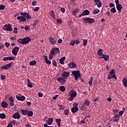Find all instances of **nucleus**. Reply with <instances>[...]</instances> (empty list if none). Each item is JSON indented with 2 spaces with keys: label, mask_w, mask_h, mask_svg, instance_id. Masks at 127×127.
<instances>
[{
  "label": "nucleus",
  "mask_w": 127,
  "mask_h": 127,
  "mask_svg": "<svg viewBox=\"0 0 127 127\" xmlns=\"http://www.w3.org/2000/svg\"><path fill=\"white\" fill-rule=\"evenodd\" d=\"M50 15H51V16H52V17H53V18L55 19V13H54V10H51L50 12Z\"/></svg>",
  "instance_id": "nucleus-33"
},
{
  "label": "nucleus",
  "mask_w": 127,
  "mask_h": 127,
  "mask_svg": "<svg viewBox=\"0 0 127 127\" xmlns=\"http://www.w3.org/2000/svg\"><path fill=\"white\" fill-rule=\"evenodd\" d=\"M64 115L65 116H68V115H69V110H64Z\"/></svg>",
  "instance_id": "nucleus-53"
},
{
  "label": "nucleus",
  "mask_w": 127,
  "mask_h": 127,
  "mask_svg": "<svg viewBox=\"0 0 127 127\" xmlns=\"http://www.w3.org/2000/svg\"><path fill=\"white\" fill-rule=\"evenodd\" d=\"M17 19H18V20H20V21H22V22L26 21V19L25 18V17H23L22 16L17 17Z\"/></svg>",
  "instance_id": "nucleus-19"
},
{
  "label": "nucleus",
  "mask_w": 127,
  "mask_h": 127,
  "mask_svg": "<svg viewBox=\"0 0 127 127\" xmlns=\"http://www.w3.org/2000/svg\"><path fill=\"white\" fill-rule=\"evenodd\" d=\"M56 123L58 127H61V119H56Z\"/></svg>",
  "instance_id": "nucleus-30"
},
{
  "label": "nucleus",
  "mask_w": 127,
  "mask_h": 127,
  "mask_svg": "<svg viewBox=\"0 0 127 127\" xmlns=\"http://www.w3.org/2000/svg\"><path fill=\"white\" fill-rule=\"evenodd\" d=\"M24 17H26L27 19H31V18H32V17H31L30 15H29V13H26L25 16Z\"/></svg>",
  "instance_id": "nucleus-36"
},
{
  "label": "nucleus",
  "mask_w": 127,
  "mask_h": 127,
  "mask_svg": "<svg viewBox=\"0 0 127 127\" xmlns=\"http://www.w3.org/2000/svg\"><path fill=\"white\" fill-rule=\"evenodd\" d=\"M89 86H92L93 85V77H90V78L88 81Z\"/></svg>",
  "instance_id": "nucleus-38"
},
{
  "label": "nucleus",
  "mask_w": 127,
  "mask_h": 127,
  "mask_svg": "<svg viewBox=\"0 0 127 127\" xmlns=\"http://www.w3.org/2000/svg\"><path fill=\"white\" fill-rule=\"evenodd\" d=\"M62 76L64 79H67L69 78V76H70V72L64 71L62 73Z\"/></svg>",
  "instance_id": "nucleus-9"
},
{
  "label": "nucleus",
  "mask_w": 127,
  "mask_h": 127,
  "mask_svg": "<svg viewBox=\"0 0 127 127\" xmlns=\"http://www.w3.org/2000/svg\"><path fill=\"white\" fill-rule=\"evenodd\" d=\"M99 12H100V9H99L98 8L94 9L93 11V14H97L99 13Z\"/></svg>",
  "instance_id": "nucleus-34"
},
{
  "label": "nucleus",
  "mask_w": 127,
  "mask_h": 127,
  "mask_svg": "<svg viewBox=\"0 0 127 127\" xmlns=\"http://www.w3.org/2000/svg\"><path fill=\"white\" fill-rule=\"evenodd\" d=\"M51 51L53 52V53L55 54H58L59 53V48H54L51 50Z\"/></svg>",
  "instance_id": "nucleus-22"
},
{
  "label": "nucleus",
  "mask_w": 127,
  "mask_h": 127,
  "mask_svg": "<svg viewBox=\"0 0 127 127\" xmlns=\"http://www.w3.org/2000/svg\"><path fill=\"white\" fill-rule=\"evenodd\" d=\"M1 79L3 81V80H5V76L2 75H1Z\"/></svg>",
  "instance_id": "nucleus-61"
},
{
  "label": "nucleus",
  "mask_w": 127,
  "mask_h": 127,
  "mask_svg": "<svg viewBox=\"0 0 127 127\" xmlns=\"http://www.w3.org/2000/svg\"><path fill=\"white\" fill-rule=\"evenodd\" d=\"M8 58H9V61L15 60V59L14 58V57H8Z\"/></svg>",
  "instance_id": "nucleus-57"
},
{
  "label": "nucleus",
  "mask_w": 127,
  "mask_h": 127,
  "mask_svg": "<svg viewBox=\"0 0 127 127\" xmlns=\"http://www.w3.org/2000/svg\"><path fill=\"white\" fill-rule=\"evenodd\" d=\"M45 63H46V64H48V65H50L51 64V61L48 60V59L45 61Z\"/></svg>",
  "instance_id": "nucleus-50"
},
{
  "label": "nucleus",
  "mask_w": 127,
  "mask_h": 127,
  "mask_svg": "<svg viewBox=\"0 0 127 127\" xmlns=\"http://www.w3.org/2000/svg\"><path fill=\"white\" fill-rule=\"evenodd\" d=\"M27 12H21L20 13V15H22V16H25V15H26V13H27Z\"/></svg>",
  "instance_id": "nucleus-60"
},
{
  "label": "nucleus",
  "mask_w": 127,
  "mask_h": 127,
  "mask_svg": "<svg viewBox=\"0 0 127 127\" xmlns=\"http://www.w3.org/2000/svg\"><path fill=\"white\" fill-rule=\"evenodd\" d=\"M97 7L100 8L102 7V1L100 0H94Z\"/></svg>",
  "instance_id": "nucleus-20"
},
{
  "label": "nucleus",
  "mask_w": 127,
  "mask_h": 127,
  "mask_svg": "<svg viewBox=\"0 0 127 127\" xmlns=\"http://www.w3.org/2000/svg\"><path fill=\"white\" fill-rule=\"evenodd\" d=\"M53 121H54L53 118L49 119L47 121L48 125H49V126H50L51 125H52L53 123Z\"/></svg>",
  "instance_id": "nucleus-29"
},
{
  "label": "nucleus",
  "mask_w": 127,
  "mask_h": 127,
  "mask_svg": "<svg viewBox=\"0 0 127 127\" xmlns=\"http://www.w3.org/2000/svg\"><path fill=\"white\" fill-rule=\"evenodd\" d=\"M59 107L60 108V111L64 110L65 109V106L64 105H59Z\"/></svg>",
  "instance_id": "nucleus-46"
},
{
  "label": "nucleus",
  "mask_w": 127,
  "mask_h": 127,
  "mask_svg": "<svg viewBox=\"0 0 127 127\" xmlns=\"http://www.w3.org/2000/svg\"><path fill=\"white\" fill-rule=\"evenodd\" d=\"M116 6L118 11L122 12V9H123V6H122V4L120 3L116 4Z\"/></svg>",
  "instance_id": "nucleus-23"
},
{
  "label": "nucleus",
  "mask_w": 127,
  "mask_h": 127,
  "mask_svg": "<svg viewBox=\"0 0 127 127\" xmlns=\"http://www.w3.org/2000/svg\"><path fill=\"white\" fill-rule=\"evenodd\" d=\"M13 33H14L15 34H16L17 33V27L14 28Z\"/></svg>",
  "instance_id": "nucleus-52"
},
{
  "label": "nucleus",
  "mask_w": 127,
  "mask_h": 127,
  "mask_svg": "<svg viewBox=\"0 0 127 127\" xmlns=\"http://www.w3.org/2000/svg\"><path fill=\"white\" fill-rule=\"evenodd\" d=\"M84 23H89L91 24V23H94L95 22V19L93 18L86 17L83 19Z\"/></svg>",
  "instance_id": "nucleus-5"
},
{
  "label": "nucleus",
  "mask_w": 127,
  "mask_h": 127,
  "mask_svg": "<svg viewBox=\"0 0 127 127\" xmlns=\"http://www.w3.org/2000/svg\"><path fill=\"white\" fill-rule=\"evenodd\" d=\"M57 81L59 83H60L62 85L64 83H66V79L63 77H59L57 78Z\"/></svg>",
  "instance_id": "nucleus-10"
},
{
  "label": "nucleus",
  "mask_w": 127,
  "mask_h": 127,
  "mask_svg": "<svg viewBox=\"0 0 127 127\" xmlns=\"http://www.w3.org/2000/svg\"><path fill=\"white\" fill-rule=\"evenodd\" d=\"M16 98L18 101H21V102L25 100V97L24 96H19L18 95H16Z\"/></svg>",
  "instance_id": "nucleus-15"
},
{
  "label": "nucleus",
  "mask_w": 127,
  "mask_h": 127,
  "mask_svg": "<svg viewBox=\"0 0 127 127\" xmlns=\"http://www.w3.org/2000/svg\"><path fill=\"white\" fill-rule=\"evenodd\" d=\"M80 10V9L79 8L76 7V8L74 9L72 11V14L74 15V16H76L77 15V13L79 12Z\"/></svg>",
  "instance_id": "nucleus-21"
},
{
  "label": "nucleus",
  "mask_w": 127,
  "mask_h": 127,
  "mask_svg": "<svg viewBox=\"0 0 127 127\" xmlns=\"http://www.w3.org/2000/svg\"><path fill=\"white\" fill-rule=\"evenodd\" d=\"M37 62L36 61H32L30 62V65H36Z\"/></svg>",
  "instance_id": "nucleus-43"
},
{
  "label": "nucleus",
  "mask_w": 127,
  "mask_h": 127,
  "mask_svg": "<svg viewBox=\"0 0 127 127\" xmlns=\"http://www.w3.org/2000/svg\"><path fill=\"white\" fill-rule=\"evenodd\" d=\"M49 41L50 44H52V45H54V44H56V40H54V37H50L49 38Z\"/></svg>",
  "instance_id": "nucleus-13"
},
{
  "label": "nucleus",
  "mask_w": 127,
  "mask_h": 127,
  "mask_svg": "<svg viewBox=\"0 0 127 127\" xmlns=\"http://www.w3.org/2000/svg\"><path fill=\"white\" fill-rule=\"evenodd\" d=\"M33 10H34V11H38V10H39V7H35L33 9Z\"/></svg>",
  "instance_id": "nucleus-55"
},
{
  "label": "nucleus",
  "mask_w": 127,
  "mask_h": 127,
  "mask_svg": "<svg viewBox=\"0 0 127 127\" xmlns=\"http://www.w3.org/2000/svg\"><path fill=\"white\" fill-rule=\"evenodd\" d=\"M72 113H77V111H79V108L78 107H72L71 109Z\"/></svg>",
  "instance_id": "nucleus-28"
},
{
  "label": "nucleus",
  "mask_w": 127,
  "mask_h": 127,
  "mask_svg": "<svg viewBox=\"0 0 127 127\" xmlns=\"http://www.w3.org/2000/svg\"><path fill=\"white\" fill-rule=\"evenodd\" d=\"M52 64L53 66H55V67H57V62H56V61L53 60L52 61Z\"/></svg>",
  "instance_id": "nucleus-45"
},
{
  "label": "nucleus",
  "mask_w": 127,
  "mask_h": 127,
  "mask_svg": "<svg viewBox=\"0 0 127 127\" xmlns=\"http://www.w3.org/2000/svg\"><path fill=\"white\" fill-rule=\"evenodd\" d=\"M8 60H9V58H8V57H4V58H3V61H4V62H5V61H8Z\"/></svg>",
  "instance_id": "nucleus-54"
},
{
  "label": "nucleus",
  "mask_w": 127,
  "mask_h": 127,
  "mask_svg": "<svg viewBox=\"0 0 127 127\" xmlns=\"http://www.w3.org/2000/svg\"><path fill=\"white\" fill-rule=\"evenodd\" d=\"M7 127H12V124L11 123H9Z\"/></svg>",
  "instance_id": "nucleus-64"
},
{
  "label": "nucleus",
  "mask_w": 127,
  "mask_h": 127,
  "mask_svg": "<svg viewBox=\"0 0 127 127\" xmlns=\"http://www.w3.org/2000/svg\"><path fill=\"white\" fill-rule=\"evenodd\" d=\"M61 11L62 12H63V13H64L65 12V8L64 7H61Z\"/></svg>",
  "instance_id": "nucleus-58"
},
{
  "label": "nucleus",
  "mask_w": 127,
  "mask_h": 127,
  "mask_svg": "<svg viewBox=\"0 0 127 127\" xmlns=\"http://www.w3.org/2000/svg\"><path fill=\"white\" fill-rule=\"evenodd\" d=\"M108 79H109V80H111V79H115V80H117L118 77H117L116 72L114 69H112L110 72L109 75L108 76Z\"/></svg>",
  "instance_id": "nucleus-3"
},
{
  "label": "nucleus",
  "mask_w": 127,
  "mask_h": 127,
  "mask_svg": "<svg viewBox=\"0 0 127 127\" xmlns=\"http://www.w3.org/2000/svg\"><path fill=\"white\" fill-rule=\"evenodd\" d=\"M57 21L58 23H59V24H61V23H62V19L61 18L58 19L57 20Z\"/></svg>",
  "instance_id": "nucleus-51"
},
{
  "label": "nucleus",
  "mask_w": 127,
  "mask_h": 127,
  "mask_svg": "<svg viewBox=\"0 0 127 127\" xmlns=\"http://www.w3.org/2000/svg\"><path fill=\"white\" fill-rule=\"evenodd\" d=\"M28 84H27V86H28L29 88H32L33 87V85H32V84H31V82H30V80L28 79H27Z\"/></svg>",
  "instance_id": "nucleus-35"
},
{
  "label": "nucleus",
  "mask_w": 127,
  "mask_h": 127,
  "mask_svg": "<svg viewBox=\"0 0 127 127\" xmlns=\"http://www.w3.org/2000/svg\"><path fill=\"white\" fill-rule=\"evenodd\" d=\"M84 105H87L88 106H90V101L88 100H85Z\"/></svg>",
  "instance_id": "nucleus-42"
},
{
  "label": "nucleus",
  "mask_w": 127,
  "mask_h": 127,
  "mask_svg": "<svg viewBox=\"0 0 127 127\" xmlns=\"http://www.w3.org/2000/svg\"><path fill=\"white\" fill-rule=\"evenodd\" d=\"M12 118H13V119H17V120H19V119H20V114H19V113L18 112H15L12 116Z\"/></svg>",
  "instance_id": "nucleus-11"
},
{
  "label": "nucleus",
  "mask_w": 127,
  "mask_h": 127,
  "mask_svg": "<svg viewBox=\"0 0 127 127\" xmlns=\"http://www.w3.org/2000/svg\"><path fill=\"white\" fill-rule=\"evenodd\" d=\"M21 113L23 116H26L28 113V109H25L23 110L22 109L21 110Z\"/></svg>",
  "instance_id": "nucleus-26"
},
{
  "label": "nucleus",
  "mask_w": 127,
  "mask_h": 127,
  "mask_svg": "<svg viewBox=\"0 0 127 127\" xmlns=\"http://www.w3.org/2000/svg\"><path fill=\"white\" fill-rule=\"evenodd\" d=\"M123 84L125 88H127V78L124 77L122 80Z\"/></svg>",
  "instance_id": "nucleus-25"
},
{
  "label": "nucleus",
  "mask_w": 127,
  "mask_h": 127,
  "mask_svg": "<svg viewBox=\"0 0 127 127\" xmlns=\"http://www.w3.org/2000/svg\"><path fill=\"white\" fill-rule=\"evenodd\" d=\"M13 63L11 62L5 65H2L1 66V70H8V69H9L11 66H12Z\"/></svg>",
  "instance_id": "nucleus-6"
},
{
  "label": "nucleus",
  "mask_w": 127,
  "mask_h": 127,
  "mask_svg": "<svg viewBox=\"0 0 127 127\" xmlns=\"http://www.w3.org/2000/svg\"><path fill=\"white\" fill-rule=\"evenodd\" d=\"M63 42V40H62V39H59L58 40V43H59V44H61V43Z\"/></svg>",
  "instance_id": "nucleus-62"
},
{
  "label": "nucleus",
  "mask_w": 127,
  "mask_h": 127,
  "mask_svg": "<svg viewBox=\"0 0 127 127\" xmlns=\"http://www.w3.org/2000/svg\"><path fill=\"white\" fill-rule=\"evenodd\" d=\"M38 97H39L40 98H42V97H43V94L40 92H39Z\"/></svg>",
  "instance_id": "nucleus-59"
},
{
  "label": "nucleus",
  "mask_w": 127,
  "mask_h": 127,
  "mask_svg": "<svg viewBox=\"0 0 127 127\" xmlns=\"http://www.w3.org/2000/svg\"><path fill=\"white\" fill-rule=\"evenodd\" d=\"M66 59V57H63L60 60V63L61 64H64V61Z\"/></svg>",
  "instance_id": "nucleus-32"
},
{
  "label": "nucleus",
  "mask_w": 127,
  "mask_h": 127,
  "mask_svg": "<svg viewBox=\"0 0 127 127\" xmlns=\"http://www.w3.org/2000/svg\"><path fill=\"white\" fill-rule=\"evenodd\" d=\"M71 73L74 77L75 81H77L78 78H81V73H80L79 70H74Z\"/></svg>",
  "instance_id": "nucleus-4"
},
{
  "label": "nucleus",
  "mask_w": 127,
  "mask_h": 127,
  "mask_svg": "<svg viewBox=\"0 0 127 127\" xmlns=\"http://www.w3.org/2000/svg\"><path fill=\"white\" fill-rule=\"evenodd\" d=\"M9 101L10 102L9 103V106L10 107H13L14 106V104H13V102L14 100H13V98L12 97H10L8 98Z\"/></svg>",
  "instance_id": "nucleus-16"
},
{
  "label": "nucleus",
  "mask_w": 127,
  "mask_h": 127,
  "mask_svg": "<svg viewBox=\"0 0 127 127\" xmlns=\"http://www.w3.org/2000/svg\"><path fill=\"white\" fill-rule=\"evenodd\" d=\"M30 41H31V39L28 37H26L24 39H18L17 40V42L20 44H22L23 45L27 44V43L30 42Z\"/></svg>",
  "instance_id": "nucleus-1"
},
{
  "label": "nucleus",
  "mask_w": 127,
  "mask_h": 127,
  "mask_svg": "<svg viewBox=\"0 0 127 127\" xmlns=\"http://www.w3.org/2000/svg\"><path fill=\"white\" fill-rule=\"evenodd\" d=\"M27 115L28 117H32V116H33V112L32 111H29V110H28V112Z\"/></svg>",
  "instance_id": "nucleus-39"
},
{
  "label": "nucleus",
  "mask_w": 127,
  "mask_h": 127,
  "mask_svg": "<svg viewBox=\"0 0 127 127\" xmlns=\"http://www.w3.org/2000/svg\"><path fill=\"white\" fill-rule=\"evenodd\" d=\"M19 51V47H16L14 48L13 50H12V55H14V56H16V55H17V53H18Z\"/></svg>",
  "instance_id": "nucleus-8"
},
{
  "label": "nucleus",
  "mask_w": 127,
  "mask_h": 127,
  "mask_svg": "<svg viewBox=\"0 0 127 127\" xmlns=\"http://www.w3.org/2000/svg\"><path fill=\"white\" fill-rule=\"evenodd\" d=\"M100 59H104L105 61H108L110 56L109 55H102V57H99Z\"/></svg>",
  "instance_id": "nucleus-17"
},
{
  "label": "nucleus",
  "mask_w": 127,
  "mask_h": 127,
  "mask_svg": "<svg viewBox=\"0 0 127 127\" xmlns=\"http://www.w3.org/2000/svg\"><path fill=\"white\" fill-rule=\"evenodd\" d=\"M103 55L104 54H103V49H99L97 51V55H99V57H101V56H103Z\"/></svg>",
  "instance_id": "nucleus-27"
},
{
  "label": "nucleus",
  "mask_w": 127,
  "mask_h": 127,
  "mask_svg": "<svg viewBox=\"0 0 127 127\" xmlns=\"http://www.w3.org/2000/svg\"><path fill=\"white\" fill-rule=\"evenodd\" d=\"M88 14H90V11H89V10H84L81 14H79V17H82V16L88 15Z\"/></svg>",
  "instance_id": "nucleus-12"
},
{
  "label": "nucleus",
  "mask_w": 127,
  "mask_h": 127,
  "mask_svg": "<svg viewBox=\"0 0 127 127\" xmlns=\"http://www.w3.org/2000/svg\"><path fill=\"white\" fill-rule=\"evenodd\" d=\"M24 29L27 31V30H29V29H30V26L29 25H26L24 27Z\"/></svg>",
  "instance_id": "nucleus-48"
},
{
  "label": "nucleus",
  "mask_w": 127,
  "mask_h": 127,
  "mask_svg": "<svg viewBox=\"0 0 127 127\" xmlns=\"http://www.w3.org/2000/svg\"><path fill=\"white\" fill-rule=\"evenodd\" d=\"M69 97L68 98V101L69 102H72L74 100V98H76L77 97V92L74 91L73 90H71L69 92Z\"/></svg>",
  "instance_id": "nucleus-2"
},
{
  "label": "nucleus",
  "mask_w": 127,
  "mask_h": 127,
  "mask_svg": "<svg viewBox=\"0 0 127 127\" xmlns=\"http://www.w3.org/2000/svg\"><path fill=\"white\" fill-rule=\"evenodd\" d=\"M5 9V5L3 4L0 5V10H4Z\"/></svg>",
  "instance_id": "nucleus-44"
},
{
  "label": "nucleus",
  "mask_w": 127,
  "mask_h": 127,
  "mask_svg": "<svg viewBox=\"0 0 127 127\" xmlns=\"http://www.w3.org/2000/svg\"><path fill=\"white\" fill-rule=\"evenodd\" d=\"M126 111V108H123L122 111L119 112V116H123L124 115V112Z\"/></svg>",
  "instance_id": "nucleus-40"
},
{
  "label": "nucleus",
  "mask_w": 127,
  "mask_h": 127,
  "mask_svg": "<svg viewBox=\"0 0 127 127\" xmlns=\"http://www.w3.org/2000/svg\"><path fill=\"white\" fill-rule=\"evenodd\" d=\"M74 44H75V41H71L70 43V45H72L73 46V45H74Z\"/></svg>",
  "instance_id": "nucleus-63"
},
{
  "label": "nucleus",
  "mask_w": 127,
  "mask_h": 127,
  "mask_svg": "<svg viewBox=\"0 0 127 127\" xmlns=\"http://www.w3.org/2000/svg\"><path fill=\"white\" fill-rule=\"evenodd\" d=\"M60 90L61 91V92H65V91H66V88L64 86H61L60 87Z\"/></svg>",
  "instance_id": "nucleus-37"
},
{
  "label": "nucleus",
  "mask_w": 127,
  "mask_h": 127,
  "mask_svg": "<svg viewBox=\"0 0 127 127\" xmlns=\"http://www.w3.org/2000/svg\"><path fill=\"white\" fill-rule=\"evenodd\" d=\"M87 43L88 41L86 39L83 40V46H86V45H87Z\"/></svg>",
  "instance_id": "nucleus-49"
},
{
  "label": "nucleus",
  "mask_w": 127,
  "mask_h": 127,
  "mask_svg": "<svg viewBox=\"0 0 127 127\" xmlns=\"http://www.w3.org/2000/svg\"><path fill=\"white\" fill-rule=\"evenodd\" d=\"M7 106H8L7 103L5 102V101H2L1 103V107H2V108L5 109L6 108H7Z\"/></svg>",
  "instance_id": "nucleus-24"
},
{
  "label": "nucleus",
  "mask_w": 127,
  "mask_h": 127,
  "mask_svg": "<svg viewBox=\"0 0 127 127\" xmlns=\"http://www.w3.org/2000/svg\"><path fill=\"white\" fill-rule=\"evenodd\" d=\"M55 55L54 53H53V52L51 51L50 54L49 55V60H52L53 59V56Z\"/></svg>",
  "instance_id": "nucleus-31"
},
{
  "label": "nucleus",
  "mask_w": 127,
  "mask_h": 127,
  "mask_svg": "<svg viewBox=\"0 0 127 127\" xmlns=\"http://www.w3.org/2000/svg\"><path fill=\"white\" fill-rule=\"evenodd\" d=\"M114 116H115L113 117L114 122H117L118 121H119V120H120V115L115 113Z\"/></svg>",
  "instance_id": "nucleus-18"
},
{
  "label": "nucleus",
  "mask_w": 127,
  "mask_h": 127,
  "mask_svg": "<svg viewBox=\"0 0 127 127\" xmlns=\"http://www.w3.org/2000/svg\"><path fill=\"white\" fill-rule=\"evenodd\" d=\"M3 29L4 30H6V31H12V28L10 24H5Z\"/></svg>",
  "instance_id": "nucleus-7"
},
{
  "label": "nucleus",
  "mask_w": 127,
  "mask_h": 127,
  "mask_svg": "<svg viewBox=\"0 0 127 127\" xmlns=\"http://www.w3.org/2000/svg\"><path fill=\"white\" fill-rule=\"evenodd\" d=\"M5 45L7 48H8L9 47V45H10V44H9V43L6 42L5 43Z\"/></svg>",
  "instance_id": "nucleus-56"
},
{
  "label": "nucleus",
  "mask_w": 127,
  "mask_h": 127,
  "mask_svg": "<svg viewBox=\"0 0 127 127\" xmlns=\"http://www.w3.org/2000/svg\"><path fill=\"white\" fill-rule=\"evenodd\" d=\"M5 114L4 113H1L0 114V119H2V120H3L4 119H5Z\"/></svg>",
  "instance_id": "nucleus-41"
},
{
  "label": "nucleus",
  "mask_w": 127,
  "mask_h": 127,
  "mask_svg": "<svg viewBox=\"0 0 127 127\" xmlns=\"http://www.w3.org/2000/svg\"><path fill=\"white\" fill-rule=\"evenodd\" d=\"M111 12H113V13H116L117 12V10L116 9V7H113L111 9Z\"/></svg>",
  "instance_id": "nucleus-47"
},
{
  "label": "nucleus",
  "mask_w": 127,
  "mask_h": 127,
  "mask_svg": "<svg viewBox=\"0 0 127 127\" xmlns=\"http://www.w3.org/2000/svg\"><path fill=\"white\" fill-rule=\"evenodd\" d=\"M77 65H76V64L74 63V62H72L69 64H68V67L69 69H75Z\"/></svg>",
  "instance_id": "nucleus-14"
}]
</instances>
